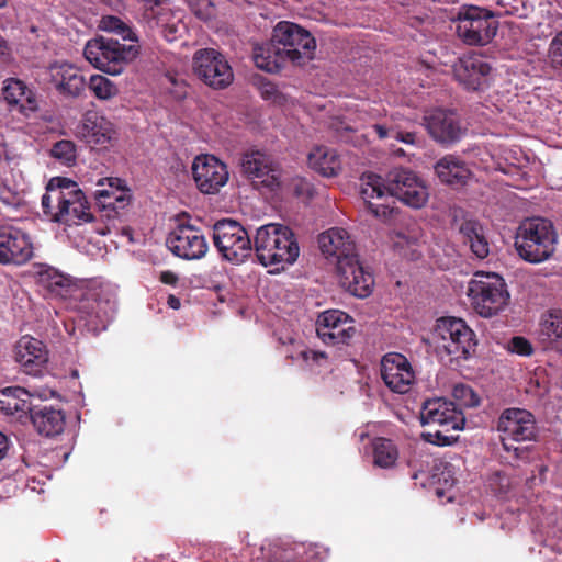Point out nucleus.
I'll return each mask as SVG.
<instances>
[{
  "label": "nucleus",
  "instance_id": "nucleus-1",
  "mask_svg": "<svg viewBox=\"0 0 562 562\" xmlns=\"http://www.w3.org/2000/svg\"><path fill=\"white\" fill-rule=\"evenodd\" d=\"M360 180V196L366 209L382 221H387L393 213V209L382 202L387 194L414 209L423 207L428 201L429 194L425 183L409 169H392L385 179L368 172L363 173Z\"/></svg>",
  "mask_w": 562,
  "mask_h": 562
},
{
  "label": "nucleus",
  "instance_id": "nucleus-2",
  "mask_svg": "<svg viewBox=\"0 0 562 562\" xmlns=\"http://www.w3.org/2000/svg\"><path fill=\"white\" fill-rule=\"evenodd\" d=\"M316 41L302 26L288 22H279L268 42L254 47L252 59L257 68L273 74L278 72L285 63L305 65L314 58Z\"/></svg>",
  "mask_w": 562,
  "mask_h": 562
},
{
  "label": "nucleus",
  "instance_id": "nucleus-3",
  "mask_svg": "<svg viewBox=\"0 0 562 562\" xmlns=\"http://www.w3.org/2000/svg\"><path fill=\"white\" fill-rule=\"evenodd\" d=\"M435 351L446 366H459L468 360L476 348L475 334L461 318L437 319L430 337Z\"/></svg>",
  "mask_w": 562,
  "mask_h": 562
},
{
  "label": "nucleus",
  "instance_id": "nucleus-4",
  "mask_svg": "<svg viewBox=\"0 0 562 562\" xmlns=\"http://www.w3.org/2000/svg\"><path fill=\"white\" fill-rule=\"evenodd\" d=\"M252 250L265 267L292 265L300 255L295 234L289 226L279 223H269L256 231Z\"/></svg>",
  "mask_w": 562,
  "mask_h": 562
},
{
  "label": "nucleus",
  "instance_id": "nucleus-5",
  "mask_svg": "<svg viewBox=\"0 0 562 562\" xmlns=\"http://www.w3.org/2000/svg\"><path fill=\"white\" fill-rule=\"evenodd\" d=\"M557 246L553 224L542 217L525 220L517 228L515 248L518 256L530 263H541L550 259Z\"/></svg>",
  "mask_w": 562,
  "mask_h": 562
},
{
  "label": "nucleus",
  "instance_id": "nucleus-6",
  "mask_svg": "<svg viewBox=\"0 0 562 562\" xmlns=\"http://www.w3.org/2000/svg\"><path fill=\"white\" fill-rule=\"evenodd\" d=\"M467 294L473 310L482 317H492L502 312L509 302L505 280L497 273L476 272L469 282Z\"/></svg>",
  "mask_w": 562,
  "mask_h": 562
},
{
  "label": "nucleus",
  "instance_id": "nucleus-7",
  "mask_svg": "<svg viewBox=\"0 0 562 562\" xmlns=\"http://www.w3.org/2000/svg\"><path fill=\"white\" fill-rule=\"evenodd\" d=\"M139 47L135 44L126 45L111 37H98L88 41L83 55L95 68L109 75H120L124 67L134 60Z\"/></svg>",
  "mask_w": 562,
  "mask_h": 562
},
{
  "label": "nucleus",
  "instance_id": "nucleus-8",
  "mask_svg": "<svg viewBox=\"0 0 562 562\" xmlns=\"http://www.w3.org/2000/svg\"><path fill=\"white\" fill-rule=\"evenodd\" d=\"M496 430L505 451L514 452L516 458H521L525 450L515 446V442L535 441L538 436V427L532 413L518 407L505 408L496 422Z\"/></svg>",
  "mask_w": 562,
  "mask_h": 562
},
{
  "label": "nucleus",
  "instance_id": "nucleus-9",
  "mask_svg": "<svg viewBox=\"0 0 562 562\" xmlns=\"http://www.w3.org/2000/svg\"><path fill=\"white\" fill-rule=\"evenodd\" d=\"M212 238L222 257L233 263L244 262L254 248L244 226L231 218L220 220L213 225Z\"/></svg>",
  "mask_w": 562,
  "mask_h": 562
},
{
  "label": "nucleus",
  "instance_id": "nucleus-10",
  "mask_svg": "<svg viewBox=\"0 0 562 562\" xmlns=\"http://www.w3.org/2000/svg\"><path fill=\"white\" fill-rule=\"evenodd\" d=\"M498 21L495 15L479 7H462L458 12L456 32L468 45H486L496 35Z\"/></svg>",
  "mask_w": 562,
  "mask_h": 562
},
{
  "label": "nucleus",
  "instance_id": "nucleus-11",
  "mask_svg": "<svg viewBox=\"0 0 562 562\" xmlns=\"http://www.w3.org/2000/svg\"><path fill=\"white\" fill-rule=\"evenodd\" d=\"M193 74L212 89L221 90L234 81L233 69L226 57L214 48H201L193 54Z\"/></svg>",
  "mask_w": 562,
  "mask_h": 562
},
{
  "label": "nucleus",
  "instance_id": "nucleus-12",
  "mask_svg": "<svg viewBox=\"0 0 562 562\" xmlns=\"http://www.w3.org/2000/svg\"><path fill=\"white\" fill-rule=\"evenodd\" d=\"M241 173L257 188L270 191L280 186V168L274 159L260 150H249L240 159Z\"/></svg>",
  "mask_w": 562,
  "mask_h": 562
},
{
  "label": "nucleus",
  "instance_id": "nucleus-13",
  "mask_svg": "<svg viewBox=\"0 0 562 562\" xmlns=\"http://www.w3.org/2000/svg\"><path fill=\"white\" fill-rule=\"evenodd\" d=\"M352 318L340 310H328L321 313L316 321V333L326 345H348L356 329Z\"/></svg>",
  "mask_w": 562,
  "mask_h": 562
},
{
  "label": "nucleus",
  "instance_id": "nucleus-14",
  "mask_svg": "<svg viewBox=\"0 0 562 562\" xmlns=\"http://www.w3.org/2000/svg\"><path fill=\"white\" fill-rule=\"evenodd\" d=\"M420 419L423 425H438L445 431L462 430L465 425L462 408L442 397L427 400L423 404Z\"/></svg>",
  "mask_w": 562,
  "mask_h": 562
},
{
  "label": "nucleus",
  "instance_id": "nucleus-15",
  "mask_svg": "<svg viewBox=\"0 0 562 562\" xmlns=\"http://www.w3.org/2000/svg\"><path fill=\"white\" fill-rule=\"evenodd\" d=\"M192 175L198 189L204 194L217 193L228 180L226 165L213 155L195 157Z\"/></svg>",
  "mask_w": 562,
  "mask_h": 562
},
{
  "label": "nucleus",
  "instance_id": "nucleus-16",
  "mask_svg": "<svg viewBox=\"0 0 562 562\" xmlns=\"http://www.w3.org/2000/svg\"><path fill=\"white\" fill-rule=\"evenodd\" d=\"M33 256L30 236L14 226H0V263L23 265Z\"/></svg>",
  "mask_w": 562,
  "mask_h": 562
},
{
  "label": "nucleus",
  "instance_id": "nucleus-17",
  "mask_svg": "<svg viewBox=\"0 0 562 562\" xmlns=\"http://www.w3.org/2000/svg\"><path fill=\"white\" fill-rule=\"evenodd\" d=\"M55 200L57 203V213L54 214L55 223L71 225L93 221L90 205L81 190L56 191Z\"/></svg>",
  "mask_w": 562,
  "mask_h": 562
},
{
  "label": "nucleus",
  "instance_id": "nucleus-18",
  "mask_svg": "<svg viewBox=\"0 0 562 562\" xmlns=\"http://www.w3.org/2000/svg\"><path fill=\"white\" fill-rule=\"evenodd\" d=\"M492 67L481 55H468L453 65L456 80L467 90L479 91L488 87Z\"/></svg>",
  "mask_w": 562,
  "mask_h": 562
},
{
  "label": "nucleus",
  "instance_id": "nucleus-19",
  "mask_svg": "<svg viewBox=\"0 0 562 562\" xmlns=\"http://www.w3.org/2000/svg\"><path fill=\"white\" fill-rule=\"evenodd\" d=\"M48 75L49 82L63 98L77 99L85 94L87 81L75 65L55 61L49 65Z\"/></svg>",
  "mask_w": 562,
  "mask_h": 562
},
{
  "label": "nucleus",
  "instance_id": "nucleus-20",
  "mask_svg": "<svg viewBox=\"0 0 562 562\" xmlns=\"http://www.w3.org/2000/svg\"><path fill=\"white\" fill-rule=\"evenodd\" d=\"M381 376L391 391L400 394L408 392L415 379L407 358L398 352H389L383 356Z\"/></svg>",
  "mask_w": 562,
  "mask_h": 562
},
{
  "label": "nucleus",
  "instance_id": "nucleus-21",
  "mask_svg": "<svg viewBox=\"0 0 562 562\" xmlns=\"http://www.w3.org/2000/svg\"><path fill=\"white\" fill-rule=\"evenodd\" d=\"M340 285L350 294L364 299L372 293L374 278L364 269L359 258L342 259L337 269Z\"/></svg>",
  "mask_w": 562,
  "mask_h": 562
},
{
  "label": "nucleus",
  "instance_id": "nucleus-22",
  "mask_svg": "<svg viewBox=\"0 0 562 562\" xmlns=\"http://www.w3.org/2000/svg\"><path fill=\"white\" fill-rule=\"evenodd\" d=\"M14 358L24 373L37 376L46 368L48 350L43 341L22 336L14 347Z\"/></svg>",
  "mask_w": 562,
  "mask_h": 562
},
{
  "label": "nucleus",
  "instance_id": "nucleus-23",
  "mask_svg": "<svg viewBox=\"0 0 562 562\" xmlns=\"http://www.w3.org/2000/svg\"><path fill=\"white\" fill-rule=\"evenodd\" d=\"M424 122L431 137L442 144H453L460 140L465 131L452 111L434 110L425 115Z\"/></svg>",
  "mask_w": 562,
  "mask_h": 562
},
{
  "label": "nucleus",
  "instance_id": "nucleus-24",
  "mask_svg": "<svg viewBox=\"0 0 562 562\" xmlns=\"http://www.w3.org/2000/svg\"><path fill=\"white\" fill-rule=\"evenodd\" d=\"M189 214L178 213V257L187 260L201 259L209 246L201 231L188 224Z\"/></svg>",
  "mask_w": 562,
  "mask_h": 562
},
{
  "label": "nucleus",
  "instance_id": "nucleus-25",
  "mask_svg": "<svg viewBox=\"0 0 562 562\" xmlns=\"http://www.w3.org/2000/svg\"><path fill=\"white\" fill-rule=\"evenodd\" d=\"M112 122L97 111H87L77 126V136L89 145L105 146L115 138Z\"/></svg>",
  "mask_w": 562,
  "mask_h": 562
},
{
  "label": "nucleus",
  "instance_id": "nucleus-26",
  "mask_svg": "<svg viewBox=\"0 0 562 562\" xmlns=\"http://www.w3.org/2000/svg\"><path fill=\"white\" fill-rule=\"evenodd\" d=\"M318 244L321 251L327 258H335L337 269L342 259H355L358 257L355 243L350 239V235L345 228L333 227L322 233L318 237Z\"/></svg>",
  "mask_w": 562,
  "mask_h": 562
},
{
  "label": "nucleus",
  "instance_id": "nucleus-27",
  "mask_svg": "<svg viewBox=\"0 0 562 562\" xmlns=\"http://www.w3.org/2000/svg\"><path fill=\"white\" fill-rule=\"evenodd\" d=\"M434 169L440 182L453 188L465 186L472 175L467 162L454 155L440 158Z\"/></svg>",
  "mask_w": 562,
  "mask_h": 562
},
{
  "label": "nucleus",
  "instance_id": "nucleus-28",
  "mask_svg": "<svg viewBox=\"0 0 562 562\" xmlns=\"http://www.w3.org/2000/svg\"><path fill=\"white\" fill-rule=\"evenodd\" d=\"M13 161L14 158L10 156L8 148L0 145V202L10 207H19L23 203V196L10 178L13 171Z\"/></svg>",
  "mask_w": 562,
  "mask_h": 562
},
{
  "label": "nucleus",
  "instance_id": "nucleus-29",
  "mask_svg": "<svg viewBox=\"0 0 562 562\" xmlns=\"http://www.w3.org/2000/svg\"><path fill=\"white\" fill-rule=\"evenodd\" d=\"M108 182V189H98L94 192L95 203L103 210H113L119 213L130 202L128 190L123 186V181L120 178H105L98 182V186H104Z\"/></svg>",
  "mask_w": 562,
  "mask_h": 562
},
{
  "label": "nucleus",
  "instance_id": "nucleus-30",
  "mask_svg": "<svg viewBox=\"0 0 562 562\" xmlns=\"http://www.w3.org/2000/svg\"><path fill=\"white\" fill-rule=\"evenodd\" d=\"M2 94L9 105L16 108L24 115L37 109L34 93L18 78H8L4 81Z\"/></svg>",
  "mask_w": 562,
  "mask_h": 562
},
{
  "label": "nucleus",
  "instance_id": "nucleus-31",
  "mask_svg": "<svg viewBox=\"0 0 562 562\" xmlns=\"http://www.w3.org/2000/svg\"><path fill=\"white\" fill-rule=\"evenodd\" d=\"M31 422L40 435L55 437L64 431L65 414L61 409L44 406L32 413Z\"/></svg>",
  "mask_w": 562,
  "mask_h": 562
},
{
  "label": "nucleus",
  "instance_id": "nucleus-32",
  "mask_svg": "<svg viewBox=\"0 0 562 562\" xmlns=\"http://www.w3.org/2000/svg\"><path fill=\"white\" fill-rule=\"evenodd\" d=\"M459 233L462 236L463 243L469 245L476 258L484 259L488 256L490 244L484 228L479 221L464 220L459 227Z\"/></svg>",
  "mask_w": 562,
  "mask_h": 562
},
{
  "label": "nucleus",
  "instance_id": "nucleus-33",
  "mask_svg": "<svg viewBox=\"0 0 562 562\" xmlns=\"http://www.w3.org/2000/svg\"><path fill=\"white\" fill-rule=\"evenodd\" d=\"M308 166L324 177H335L341 170V161L335 149L315 147L307 157Z\"/></svg>",
  "mask_w": 562,
  "mask_h": 562
},
{
  "label": "nucleus",
  "instance_id": "nucleus-34",
  "mask_svg": "<svg viewBox=\"0 0 562 562\" xmlns=\"http://www.w3.org/2000/svg\"><path fill=\"white\" fill-rule=\"evenodd\" d=\"M108 305L109 301H101L97 291H87L77 305L78 318L86 324L97 325V321L102 322L106 316Z\"/></svg>",
  "mask_w": 562,
  "mask_h": 562
},
{
  "label": "nucleus",
  "instance_id": "nucleus-35",
  "mask_svg": "<svg viewBox=\"0 0 562 562\" xmlns=\"http://www.w3.org/2000/svg\"><path fill=\"white\" fill-rule=\"evenodd\" d=\"M5 398L1 401V409L7 415H18L22 417L25 414L32 415L35 412L32 407L30 393L22 387L8 389L4 392Z\"/></svg>",
  "mask_w": 562,
  "mask_h": 562
},
{
  "label": "nucleus",
  "instance_id": "nucleus-36",
  "mask_svg": "<svg viewBox=\"0 0 562 562\" xmlns=\"http://www.w3.org/2000/svg\"><path fill=\"white\" fill-rule=\"evenodd\" d=\"M151 25L156 33L172 43L176 40L175 15L171 9H166L164 4L160 7L153 4L150 7Z\"/></svg>",
  "mask_w": 562,
  "mask_h": 562
},
{
  "label": "nucleus",
  "instance_id": "nucleus-37",
  "mask_svg": "<svg viewBox=\"0 0 562 562\" xmlns=\"http://www.w3.org/2000/svg\"><path fill=\"white\" fill-rule=\"evenodd\" d=\"M37 283L55 295L66 296L71 286L70 280L53 267L37 272Z\"/></svg>",
  "mask_w": 562,
  "mask_h": 562
},
{
  "label": "nucleus",
  "instance_id": "nucleus-38",
  "mask_svg": "<svg viewBox=\"0 0 562 562\" xmlns=\"http://www.w3.org/2000/svg\"><path fill=\"white\" fill-rule=\"evenodd\" d=\"M373 463L382 469H390L395 465L398 459V450L393 440L378 437L372 441Z\"/></svg>",
  "mask_w": 562,
  "mask_h": 562
},
{
  "label": "nucleus",
  "instance_id": "nucleus-39",
  "mask_svg": "<svg viewBox=\"0 0 562 562\" xmlns=\"http://www.w3.org/2000/svg\"><path fill=\"white\" fill-rule=\"evenodd\" d=\"M539 335L547 345L562 342V311L551 310L542 316Z\"/></svg>",
  "mask_w": 562,
  "mask_h": 562
},
{
  "label": "nucleus",
  "instance_id": "nucleus-40",
  "mask_svg": "<svg viewBox=\"0 0 562 562\" xmlns=\"http://www.w3.org/2000/svg\"><path fill=\"white\" fill-rule=\"evenodd\" d=\"M87 87L99 100H110L119 93L116 85L102 75H92Z\"/></svg>",
  "mask_w": 562,
  "mask_h": 562
},
{
  "label": "nucleus",
  "instance_id": "nucleus-41",
  "mask_svg": "<svg viewBox=\"0 0 562 562\" xmlns=\"http://www.w3.org/2000/svg\"><path fill=\"white\" fill-rule=\"evenodd\" d=\"M452 397L457 407H476L480 405V396L468 384L459 383L452 389Z\"/></svg>",
  "mask_w": 562,
  "mask_h": 562
},
{
  "label": "nucleus",
  "instance_id": "nucleus-42",
  "mask_svg": "<svg viewBox=\"0 0 562 562\" xmlns=\"http://www.w3.org/2000/svg\"><path fill=\"white\" fill-rule=\"evenodd\" d=\"M50 155L66 166H71L76 162L77 150L72 140L61 139L56 142L52 149Z\"/></svg>",
  "mask_w": 562,
  "mask_h": 562
},
{
  "label": "nucleus",
  "instance_id": "nucleus-43",
  "mask_svg": "<svg viewBox=\"0 0 562 562\" xmlns=\"http://www.w3.org/2000/svg\"><path fill=\"white\" fill-rule=\"evenodd\" d=\"M103 29L106 31L114 32L122 36L123 40L131 42H137L136 34L126 25L121 19L116 16H106L102 19Z\"/></svg>",
  "mask_w": 562,
  "mask_h": 562
},
{
  "label": "nucleus",
  "instance_id": "nucleus-44",
  "mask_svg": "<svg viewBox=\"0 0 562 562\" xmlns=\"http://www.w3.org/2000/svg\"><path fill=\"white\" fill-rule=\"evenodd\" d=\"M548 63L554 70H562V31L557 32L548 47Z\"/></svg>",
  "mask_w": 562,
  "mask_h": 562
},
{
  "label": "nucleus",
  "instance_id": "nucleus-45",
  "mask_svg": "<svg viewBox=\"0 0 562 562\" xmlns=\"http://www.w3.org/2000/svg\"><path fill=\"white\" fill-rule=\"evenodd\" d=\"M190 10L201 20H209L214 13L213 3L210 0H189Z\"/></svg>",
  "mask_w": 562,
  "mask_h": 562
},
{
  "label": "nucleus",
  "instance_id": "nucleus-46",
  "mask_svg": "<svg viewBox=\"0 0 562 562\" xmlns=\"http://www.w3.org/2000/svg\"><path fill=\"white\" fill-rule=\"evenodd\" d=\"M508 350L519 356H530L533 352L530 341L521 336H515L509 340Z\"/></svg>",
  "mask_w": 562,
  "mask_h": 562
},
{
  "label": "nucleus",
  "instance_id": "nucleus-47",
  "mask_svg": "<svg viewBox=\"0 0 562 562\" xmlns=\"http://www.w3.org/2000/svg\"><path fill=\"white\" fill-rule=\"evenodd\" d=\"M80 190L76 182L68 178L56 177L53 178L47 184V191H74Z\"/></svg>",
  "mask_w": 562,
  "mask_h": 562
},
{
  "label": "nucleus",
  "instance_id": "nucleus-48",
  "mask_svg": "<svg viewBox=\"0 0 562 562\" xmlns=\"http://www.w3.org/2000/svg\"><path fill=\"white\" fill-rule=\"evenodd\" d=\"M423 438L432 445L436 446H450L453 441H456V438L453 436L445 435L440 430H436L435 432L428 431L423 434Z\"/></svg>",
  "mask_w": 562,
  "mask_h": 562
},
{
  "label": "nucleus",
  "instance_id": "nucleus-49",
  "mask_svg": "<svg viewBox=\"0 0 562 562\" xmlns=\"http://www.w3.org/2000/svg\"><path fill=\"white\" fill-rule=\"evenodd\" d=\"M56 191H48L42 196V209L45 215L54 222V214L57 213V204L54 205Z\"/></svg>",
  "mask_w": 562,
  "mask_h": 562
},
{
  "label": "nucleus",
  "instance_id": "nucleus-50",
  "mask_svg": "<svg viewBox=\"0 0 562 562\" xmlns=\"http://www.w3.org/2000/svg\"><path fill=\"white\" fill-rule=\"evenodd\" d=\"M294 193L296 196L312 199L314 195V188L308 181L299 179L294 183Z\"/></svg>",
  "mask_w": 562,
  "mask_h": 562
},
{
  "label": "nucleus",
  "instance_id": "nucleus-51",
  "mask_svg": "<svg viewBox=\"0 0 562 562\" xmlns=\"http://www.w3.org/2000/svg\"><path fill=\"white\" fill-rule=\"evenodd\" d=\"M268 562H297L295 553L290 549H278L268 560Z\"/></svg>",
  "mask_w": 562,
  "mask_h": 562
},
{
  "label": "nucleus",
  "instance_id": "nucleus-52",
  "mask_svg": "<svg viewBox=\"0 0 562 562\" xmlns=\"http://www.w3.org/2000/svg\"><path fill=\"white\" fill-rule=\"evenodd\" d=\"M392 137L401 140L406 144H415L416 143V134L414 132H401V131H392Z\"/></svg>",
  "mask_w": 562,
  "mask_h": 562
},
{
  "label": "nucleus",
  "instance_id": "nucleus-53",
  "mask_svg": "<svg viewBox=\"0 0 562 562\" xmlns=\"http://www.w3.org/2000/svg\"><path fill=\"white\" fill-rule=\"evenodd\" d=\"M300 356L306 362H308L310 360H312L314 362H318L319 359L326 358V355L324 352L314 351V350H310V349L302 350L300 352Z\"/></svg>",
  "mask_w": 562,
  "mask_h": 562
},
{
  "label": "nucleus",
  "instance_id": "nucleus-54",
  "mask_svg": "<svg viewBox=\"0 0 562 562\" xmlns=\"http://www.w3.org/2000/svg\"><path fill=\"white\" fill-rule=\"evenodd\" d=\"M521 2V0H513L512 2H508V3H505L504 0H497V4L502 5L505 8V13L506 14H515L518 12L519 10V3Z\"/></svg>",
  "mask_w": 562,
  "mask_h": 562
},
{
  "label": "nucleus",
  "instance_id": "nucleus-55",
  "mask_svg": "<svg viewBox=\"0 0 562 562\" xmlns=\"http://www.w3.org/2000/svg\"><path fill=\"white\" fill-rule=\"evenodd\" d=\"M159 279L165 284H176V273L172 271H162Z\"/></svg>",
  "mask_w": 562,
  "mask_h": 562
},
{
  "label": "nucleus",
  "instance_id": "nucleus-56",
  "mask_svg": "<svg viewBox=\"0 0 562 562\" xmlns=\"http://www.w3.org/2000/svg\"><path fill=\"white\" fill-rule=\"evenodd\" d=\"M9 449V440L5 435L0 432V461L5 457Z\"/></svg>",
  "mask_w": 562,
  "mask_h": 562
},
{
  "label": "nucleus",
  "instance_id": "nucleus-57",
  "mask_svg": "<svg viewBox=\"0 0 562 562\" xmlns=\"http://www.w3.org/2000/svg\"><path fill=\"white\" fill-rule=\"evenodd\" d=\"M407 465L409 468L414 469V473L412 474V477L417 479V472L423 471V464L419 463L416 459L411 458L407 460Z\"/></svg>",
  "mask_w": 562,
  "mask_h": 562
},
{
  "label": "nucleus",
  "instance_id": "nucleus-58",
  "mask_svg": "<svg viewBox=\"0 0 562 562\" xmlns=\"http://www.w3.org/2000/svg\"><path fill=\"white\" fill-rule=\"evenodd\" d=\"M375 133L378 134L379 138L383 139V138H386L389 136L392 137V131H389L385 126L383 125H380V124H375L373 126Z\"/></svg>",
  "mask_w": 562,
  "mask_h": 562
},
{
  "label": "nucleus",
  "instance_id": "nucleus-59",
  "mask_svg": "<svg viewBox=\"0 0 562 562\" xmlns=\"http://www.w3.org/2000/svg\"><path fill=\"white\" fill-rule=\"evenodd\" d=\"M166 246L173 255H176V235L173 232H170L168 235L166 239Z\"/></svg>",
  "mask_w": 562,
  "mask_h": 562
},
{
  "label": "nucleus",
  "instance_id": "nucleus-60",
  "mask_svg": "<svg viewBox=\"0 0 562 562\" xmlns=\"http://www.w3.org/2000/svg\"><path fill=\"white\" fill-rule=\"evenodd\" d=\"M122 235L127 238L128 243H134L133 229L131 227L122 228Z\"/></svg>",
  "mask_w": 562,
  "mask_h": 562
},
{
  "label": "nucleus",
  "instance_id": "nucleus-61",
  "mask_svg": "<svg viewBox=\"0 0 562 562\" xmlns=\"http://www.w3.org/2000/svg\"><path fill=\"white\" fill-rule=\"evenodd\" d=\"M168 305L170 308L176 310V295H173V294L168 295Z\"/></svg>",
  "mask_w": 562,
  "mask_h": 562
},
{
  "label": "nucleus",
  "instance_id": "nucleus-62",
  "mask_svg": "<svg viewBox=\"0 0 562 562\" xmlns=\"http://www.w3.org/2000/svg\"><path fill=\"white\" fill-rule=\"evenodd\" d=\"M7 48V42L0 37V53H3V50Z\"/></svg>",
  "mask_w": 562,
  "mask_h": 562
},
{
  "label": "nucleus",
  "instance_id": "nucleus-63",
  "mask_svg": "<svg viewBox=\"0 0 562 562\" xmlns=\"http://www.w3.org/2000/svg\"><path fill=\"white\" fill-rule=\"evenodd\" d=\"M10 4V0H0V10L5 9Z\"/></svg>",
  "mask_w": 562,
  "mask_h": 562
},
{
  "label": "nucleus",
  "instance_id": "nucleus-64",
  "mask_svg": "<svg viewBox=\"0 0 562 562\" xmlns=\"http://www.w3.org/2000/svg\"><path fill=\"white\" fill-rule=\"evenodd\" d=\"M169 80H170V82H171L172 85H176V77L170 76V77H169Z\"/></svg>",
  "mask_w": 562,
  "mask_h": 562
}]
</instances>
